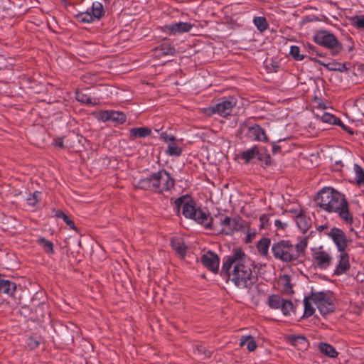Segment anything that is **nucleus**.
I'll return each mask as SVG.
<instances>
[{"label":"nucleus","instance_id":"f257e3e1","mask_svg":"<svg viewBox=\"0 0 364 364\" xmlns=\"http://www.w3.org/2000/svg\"><path fill=\"white\" fill-rule=\"evenodd\" d=\"M255 266L241 249L224 259L222 272L240 289H250L257 280Z\"/></svg>","mask_w":364,"mask_h":364},{"label":"nucleus","instance_id":"f03ea898","mask_svg":"<svg viewBox=\"0 0 364 364\" xmlns=\"http://www.w3.org/2000/svg\"><path fill=\"white\" fill-rule=\"evenodd\" d=\"M315 202L322 210L328 213H336L347 224L353 223L352 214L349 211L348 203L344 195L331 187L323 188L315 198Z\"/></svg>","mask_w":364,"mask_h":364},{"label":"nucleus","instance_id":"7ed1b4c3","mask_svg":"<svg viewBox=\"0 0 364 364\" xmlns=\"http://www.w3.org/2000/svg\"><path fill=\"white\" fill-rule=\"evenodd\" d=\"M174 203L178 212L181 209L186 218L194 220L207 230H219L218 225L214 223V218L200 208H196L195 201L188 195L178 198Z\"/></svg>","mask_w":364,"mask_h":364},{"label":"nucleus","instance_id":"20e7f679","mask_svg":"<svg viewBox=\"0 0 364 364\" xmlns=\"http://www.w3.org/2000/svg\"><path fill=\"white\" fill-rule=\"evenodd\" d=\"M307 247V240L304 239L294 245L289 240H281L272 247L275 258L285 262H294L304 254Z\"/></svg>","mask_w":364,"mask_h":364},{"label":"nucleus","instance_id":"39448f33","mask_svg":"<svg viewBox=\"0 0 364 364\" xmlns=\"http://www.w3.org/2000/svg\"><path fill=\"white\" fill-rule=\"evenodd\" d=\"M314 41L318 45L331 50L333 55L338 54L343 48L336 37L326 31H318L314 37Z\"/></svg>","mask_w":364,"mask_h":364},{"label":"nucleus","instance_id":"423d86ee","mask_svg":"<svg viewBox=\"0 0 364 364\" xmlns=\"http://www.w3.org/2000/svg\"><path fill=\"white\" fill-rule=\"evenodd\" d=\"M237 105V100L234 97L222 98L218 102L205 109V113L210 116L214 114L225 117L230 114L233 107Z\"/></svg>","mask_w":364,"mask_h":364},{"label":"nucleus","instance_id":"0eeeda50","mask_svg":"<svg viewBox=\"0 0 364 364\" xmlns=\"http://www.w3.org/2000/svg\"><path fill=\"white\" fill-rule=\"evenodd\" d=\"M215 218L219 219L220 231L223 234L232 235L244 228L243 220L240 218H232L221 213L215 215Z\"/></svg>","mask_w":364,"mask_h":364},{"label":"nucleus","instance_id":"6e6552de","mask_svg":"<svg viewBox=\"0 0 364 364\" xmlns=\"http://www.w3.org/2000/svg\"><path fill=\"white\" fill-rule=\"evenodd\" d=\"M313 265L319 269H327L332 264L333 256L322 246L311 250Z\"/></svg>","mask_w":364,"mask_h":364},{"label":"nucleus","instance_id":"1a4fd4ad","mask_svg":"<svg viewBox=\"0 0 364 364\" xmlns=\"http://www.w3.org/2000/svg\"><path fill=\"white\" fill-rule=\"evenodd\" d=\"M311 299L316 305L320 313L325 316L334 310V304L331 297L324 292L312 293Z\"/></svg>","mask_w":364,"mask_h":364},{"label":"nucleus","instance_id":"9d476101","mask_svg":"<svg viewBox=\"0 0 364 364\" xmlns=\"http://www.w3.org/2000/svg\"><path fill=\"white\" fill-rule=\"evenodd\" d=\"M156 193L169 191L174 187L175 181L171 174L164 169L155 172Z\"/></svg>","mask_w":364,"mask_h":364},{"label":"nucleus","instance_id":"9b49d317","mask_svg":"<svg viewBox=\"0 0 364 364\" xmlns=\"http://www.w3.org/2000/svg\"><path fill=\"white\" fill-rule=\"evenodd\" d=\"M105 14L104 8L100 2H94L91 11L80 12L77 17L79 21L84 23H92L100 20Z\"/></svg>","mask_w":364,"mask_h":364},{"label":"nucleus","instance_id":"f8f14e48","mask_svg":"<svg viewBox=\"0 0 364 364\" xmlns=\"http://www.w3.org/2000/svg\"><path fill=\"white\" fill-rule=\"evenodd\" d=\"M325 235L332 239L338 252H343L346 250L348 246V240L345 232L340 228H332L329 231L326 232Z\"/></svg>","mask_w":364,"mask_h":364},{"label":"nucleus","instance_id":"ddd939ff","mask_svg":"<svg viewBox=\"0 0 364 364\" xmlns=\"http://www.w3.org/2000/svg\"><path fill=\"white\" fill-rule=\"evenodd\" d=\"M200 262L208 269L217 273L219 269L220 259L217 255L211 251L203 254L200 257Z\"/></svg>","mask_w":364,"mask_h":364},{"label":"nucleus","instance_id":"4468645a","mask_svg":"<svg viewBox=\"0 0 364 364\" xmlns=\"http://www.w3.org/2000/svg\"><path fill=\"white\" fill-rule=\"evenodd\" d=\"M99 116L103 122L112 121L117 124H123L127 119L124 113L113 110L101 111L99 113Z\"/></svg>","mask_w":364,"mask_h":364},{"label":"nucleus","instance_id":"2eb2a0df","mask_svg":"<svg viewBox=\"0 0 364 364\" xmlns=\"http://www.w3.org/2000/svg\"><path fill=\"white\" fill-rule=\"evenodd\" d=\"M155 172L149 176L139 180L135 184L136 188L150 191L156 193Z\"/></svg>","mask_w":364,"mask_h":364},{"label":"nucleus","instance_id":"dca6fc26","mask_svg":"<svg viewBox=\"0 0 364 364\" xmlns=\"http://www.w3.org/2000/svg\"><path fill=\"white\" fill-rule=\"evenodd\" d=\"M339 259L338 263L334 271V274L341 275L346 273L350 267L349 262V256L346 252V250L339 252Z\"/></svg>","mask_w":364,"mask_h":364},{"label":"nucleus","instance_id":"f3484780","mask_svg":"<svg viewBox=\"0 0 364 364\" xmlns=\"http://www.w3.org/2000/svg\"><path fill=\"white\" fill-rule=\"evenodd\" d=\"M247 134L249 137L253 139L255 141H267V136L264 130L258 124H255L254 126L250 127L248 128Z\"/></svg>","mask_w":364,"mask_h":364},{"label":"nucleus","instance_id":"a211bd4d","mask_svg":"<svg viewBox=\"0 0 364 364\" xmlns=\"http://www.w3.org/2000/svg\"><path fill=\"white\" fill-rule=\"evenodd\" d=\"M193 27V25L188 22H178L166 26L167 29L171 33L188 32Z\"/></svg>","mask_w":364,"mask_h":364},{"label":"nucleus","instance_id":"6ab92c4d","mask_svg":"<svg viewBox=\"0 0 364 364\" xmlns=\"http://www.w3.org/2000/svg\"><path fill=\"white\" fill-rule=\"evenodd\" d=\"M290 343L296 347L300 350H306L309 347V342L304 336L291 335L288 337Z\"/></svg>","mask_w":364,"mask_h":364},{"label":"nucleus","instance_id":"aec40b11","mask_svg":"<svg viewBox=\"0 0 364 364\" xmlns=\"http://www.w3.org/2000/svg\"><path fill=\"white\" fill-rule=\"evenodd\" d=\"M171 246L176 253L183 259L186 254L187 247L183 240L180 237H175L171 240Z\"/></svg>","mask_w":364,"mask_h":364},{"label":"nucleus","instance_id":"412c9836","mask_svg":"<svg viewBox=\"0 0 364 364\" xmlns=\"http://www.w3.org/2000/svg\"><path fill=\"white\" fill-rule=\"evenodd\" d=\"M151 131L148 127L132 128L129 131L130 139L134 140L136 138H144L149 136Z\"/></svg>","mask_w":364,"mask_h":364},{"label":"nucleus","instance_id":"4be33fe9","mask_svg":"<svg viewBox=\"0 0 364 364\" xmlns=\"http://www.w3.org/2000/svg\"><path fill=\"white\" fill-rule=\"evenodd\" d=\"M16 289V285L14 282L9 280H0V294H6L12 295Z\"/></svg>","mask_w":364,"mask_h":364},{"label":"nucleus","instance_id":"5701e85b","mask_svg":"<svg viewBox=\"0 0 364 364\" xmlns=\"http://www.w3.org/2000/svg\"><path fill=\"white\" fill-rule=\"evenodd\" d=\"M259 149L257 146H254L239 154V157L245 161V164H249L250 161L259 154Z\"/></svg>","mask_w":364,"mask_h":364},{"label":"nucleus","instance_id":"b1692460","mask_svg":"<svg viewBox=\"0 0 364 364\" xmlns=\"http://www.w3.org/2000/svg\"><path fill=\"white\" fill-rule=\"evenodd\" d=\"M318 348L320 351L328 357L336 358L338 355V352L336 350L335 348L328 343H321Z\"/></svg>","mask_w":364,"mask_h":364},{"label":"nucleus","instance_id":"393cba45","mask_svg":"<svg viewBox=\"0 0 364 364\" xmlns=\"http://www.w3.org/2000/svg\"><path fill=\"white\" fill-rule=\"evenodd\" d=\"M240 346L241 347L247 346V348L250 352L254 351L257 348L256 342L251 336H242L240 340Z\"/></svg>","mask_w":364,"mask_h":364},{"label":"nucleus","instance_id":"a878e982","mask_svg":"<svg viewBox=\"0 0 364 364\" xmlns=\"http://www.w3.org/2000/svg\"><path fill=\"white\" fill-rule=\"evenodd\" d=\"M284 299L281 297L279 295H271L268 298V305L272 309H279L281 308Z\"/></svg>","mask_w":364,"mask_h":364},{"label":"nucleus","instance_id":"bb28decb","mask_svg":"<svg viewBox=\"0 0 364 364\" xmlns=\"http://www.w3.org/2000/svg\"><path fill=\"white\" fill-rule=\"evenodd\" d=\"M311 301L312 300L311 299V295L308 297H305L304 299V317H310L314 313V308L312 306Z\"/></svg>","mask_w":364,"mask_h":364},{"label":"nucleus","instance_id":"cd10ccee","mask_svg":"<svg viewBox=\"0 0 364 364\" xmlns=\"http://www.w3.org/2000/svg\"><path fill=\"white\" fill-rule=\"evenodd\" d=\"M318 63L324 67H326L329 70H334V71H340L343 72L347 70V68L345 64H342L340 63H321L320 60H318Z\"/></svg>","mask_w":364,"mask_h":364},{"label":"nucleus","instance_id":"c85d7f7f","mask_svg":"<svg viewBox=\"0 0 364 364\" xmlns=\"http://www.w3.org/2000/svg\"><path fill=\"white\" fill-rule=\"evenodd\" d=\"M316 116L317 117H319L318 114H316ZM320 119L323 122L328 123L330 124L336 125V124L340 122L339 118L328 112L323 113V114L320 117Z\"/></svg>","mask_w":364,"mask_h":364},{"label":"nucleus","instance_id":"c756f323","mask_svg":"<svg viewBox=\"0 0 364 364\" xmlns=\"http://www.w3.org/2000/svg\"><path fill=\"white\" fill-rule=\"evenodd\" d=\"M254 24L257 28L260 31L263 32L268 28V23L267 19L262 16L255 17L253 20Z\"/></svg>","mask_w":364,"mask_h":364},{"label":"nucleus","instance_id":"7c9ffc66","mask_svg":"<svg viewBox=\"0 0 364 364\" xmlns=\"http://www.w3.org/2000/svg\"><path fill=\"white\" fill-rule=\"evenodd\" d=\"M166 153L169 156H179L182 154V149L177 146L175 142H171L168 144Z\"/></svg>","mask_w":364,"mask_h":364},{"label":"nucleus","instance_id":"2f4dec72","mask_svg":"<svg viewBox=\"0 0 364 364\" xmlns=\"http://www.w3.org/2000/svg\"><path fill=\"white\" fill-rule=\"evenodd\" d=\"M41 199V192L35 191L33 194L30 195L26 200L28 205L31 207H36Z\"/></svg>","mask_w":364,"mask_h":364},{"label":"nucleus","instance_id":"473e14b6","mask_svg":"<svg viewBox=\"0 0 364 364\" xmlns=\"http://www.w3.org/2000/svg\"><path fill=\"white\" fill-rule=\"evenodd\" d=\"M296 223L303 232H306L309 228V221L303 215L297 216Z\"/></svg>","mask_w":364,"mask_h":364},{"label":"nucleus","instance_id":"72a5a7b5","mask_svg":"<svg viewBox=\"0 0 364 364\" xmlns=\"http://www.w3.org/2000/svg\"><path fill=\"white\" fill-rule=\"evenodd\" d=\"M350 20L352 26L364 31V16H355L351 17Z\"/></svg>","mask_w":364,"mask_h":364},{"label":"nucleus","instance_id":"f704fd0d","mask_svg":"<svg viewBox=\"0 0 364 364\" xmlns=\"http://www.w3.org/2000/svg\"><path fill=\"white\" fill-rule=\"evenodd\" d=\"M38 242L43 247L47 253L50 254L53 252V244L51 241L45 238H39Z\"/></svg>","mask_w":364,"mask_h":364},{"label":"nucleus","instance_id":"c9c22d12","mask_svg":"<svg viewBox=\"0 0 364 364\" xmlns=\"http://www.w3.org/2000/svg\"><path fill=\"white\" fill-rule=\"evenodd\" d=\"M280 309L284 315L288 316L291 311H294L293 303L290 300L284 299Z\"/></svg>","mask_w":364,"mask_h":364},{"label":"nucleus","instance_id":"e433bc0d","mask_svg":"<svg viewBox=\"0 0 364 364\" xmlns=\"http://www.w3.org/2000/svg\"><path fill=\"white\" fill-rule=\"evenodd\" d=\"M354 171L356 176V182L358 184L364 183V170L358 164L354 165Z\"/></svg>","mask_w":364,"mask_h":364},{"label":"nucleus","instance_id":"4c0bfd02","mask_svg":"<svg viewBox=\"0 0 364 364\" xmlns=\"http://www.w3.org/2000/svg\"><path fill=\"white\" fill-rule=\"evenodd\" d=\"M160 50L164 55H173L176 53V50L168 43H164L160 46Z\"/></svg>","mask_w":364,"mask_h":364},{"label":"nucleus","instance_id":"58836bf2","mask_svg":"<svg viewBox=\"0 0 364 364\" xmlns=\"http://www.w3.org/2000/svg\"><path fill=\"white\" fill-rule=\"evenodd\" d=\"M269 244L270 241L268 239H263L260 240L257 246L259 252L262 255H267L268 252Z\"/></svg>","mask_w":364,"mask_h":364},{"label":"nucleus","instance_id":"ea45409f","mask_svg":"<svg viewBox=\"0 0 364 364\" xmlns=\"http://www.w3.org/2000/svg\"><path fill=\"white\" fill-rule=\"evenodd\" d=\"M289 53L296 60H302L304 58V56L300 54V49L296 46H291Z\"/></svg>","mask_w":364,"mask_h":364},{"label":"nucleus","instance_id":"a19ab883","mask_svg":"<svg viewBox=\"0 0 364 364\" xmlns=\"http://www.w3.org/2000/svg\"><path fill=\"white\" fill-rule=\"evenodd\" d=\"M76 99L77 101L81 102L85 104H92V99L83 94L81 92H76Z\"/></svg>","mask_w":364,"mask_h":364},{"label":"nucleus","instance_id":"79ce46f5","mask_svg":"<svg viewBox=\"0 0 364 364\" xmlns=\"http://www.w3.org/2000/svg\"><path fill=\"white\" fill-rule=\"evenodd\" d=\"M257 159L262 162V164L265 166H269L271 164V157L269 154H263L259 151Z\"/></svg>","mask_w":364,"mask_h":364},{"label":"nucleus","instance_id":"37998d69","mask_svg":"<svg viewBox=\"0 0 364 364\" xmlns=\"http://www.w3.org/2000/svg\"><path fill=\"white\" fill-rule=\"evenodd\" d=\"M161 138L166 143L169 144V143H171V142H174L175 140H176V138L175 136H169L165 132H163L161 134Z\"/></svg>","mask_w":364,"mask_h":364},{"label":"nucleus","instance_id":"c03bdc74","mask_svg":"<svg viewBox=\"0 0 364 364\" xmlns=\"http://www.w3.org/2000/svg\"><path fill=\"white\" fill-rule=\"evenodd\" d=\"M336 125H338V126H340L343 130H345L346 132H347L348 134L353 135L354 134L353 131L352 130V129L349 128L348 126L345 125L342 122L341 120L340 119V122H338V124H336Z\"/></svg>","mask_w":364,"mask_h":364},{"label":"nucleus","instance_id":"a18cd8bd","mask_svg":"<svg viewBox=\"0 0 364 364\" xmlns=\"http://www.w3.org/2000/svg\"><path fill=\"white\" fill-rule=\"evenodd\" d=\"M63 220L73 230H75L76 229V228L75 226L74 222L72 220H70L67 215L63 218Z\"/></svg>","mask_w":364,"mask_h":364},{"label":"nucleus","instance_id":"49530a36","mask_svg":"<svg viewBox=\"0 0 364 364\" xmlns=\"http://www.w3.org/2000/svg\"><path fill=\"white\" fill-rule=\"evenodd\" d=\"M274 225L278 230L280 229L282 230H285V228L287 226V223L282 222L280 220H276L274 222Z\"/></svg>","mask_w":364,"mask_h":364},{"label":"nucleus","instance_id":"de8ad7c7","mask_svg":"<svg viewBox=\"0 0 364 364\" xmlns=\"http://www.w3.org/2000/svg\"><path fill=\"white\" fill-rule=\"evenodd\" d=\"M28 346L31 348H36L39 345V343L38 341L36 340H34L33 338H30L29 339V342L28 343Z\"/></svg>","mask_w":364,"mask_h":364},{"label":"nucleus","instance_id":"09e8293b","mask_svg":"<svg viewBox=\"0 0 364 364\" xmlns=\"http://www.w3.org/2000/svg\"><path fill=\"white\" fill-rule=\"evenodd\" d=\"M281 146L279 145H277V144H274L272 146V152L273 154H277V153H279L281 151Z\"/></svg>","mask_w":364,"mask_h":364},{"label":"nucleus","instance_id":"8fccbe9b","mask_svg":"<svg viewBox=\"0 0 364 364\" xmlns=\"http://www.w3.org/2000/svg\"><path fill=\"white\" fill-rule=\"evenodd\" d=\"M55 215L56 218L63 219L66 215V214H65L62 210H58L55 211Z\"/></svg>","mask_w":364,"mask_h":364},{"label":"nucleus","instance_id":"3c124183","mask_svg":"<svg viewBox=\"0 0 364 364\" xmlns=\"http://www.w3.org/2000/svg\"><path fill=\"white\" fill-rule=\"evenodd\" d=\"M55 146L63 147V139H57L55 140L54 143Z\"/></svg>","mask_w":364,"mask_h":364},{"label":"nucleus","instance_id":"603ef678","mask_svg":"<svg viewBox=\"0 0 364 364\" xmlns=\"http://www.w3.org/2000/svg\"><path fill=\"white\" fill-rule=\"evenodd\" d=\"M308 48L312 51V53H315L317 55L321 56V55L317 52L316 48L314 46L309 44Z\"/></svg>","mask_w":364,"mask_h":364},{"label":"nucleus","instance_id":"864d4df0","mask_svg":"<svg viewBox=\"0 0 364 364\" xmlns=\"http://www.w3.org/2000/svg\"><path fill=\"white\" fill-rule=\"evenodd\" d=\"M197 350L200 353L203 352L205 356H209V355L207 354L206 350H205L204 348L202 346L197 347Z\"/></svg>","mask_w":364,"mask_h":364},{"label":"nucleus","instance_id":"5fc2aeb1","mask_svg":"<svg viewBox=\"0 0 364 364\" xmlns=\"http://www.w3.org/2000/svg\"><path fill=\"white\" fill-rule=\"evenodd\" d=\"M325 228H325V226H324V225H320V226H318V227L317 230H318V231H323Z\"/></svg>","mask_w":364,"mask_h":364},{"label":"nucleus","instance_id":"6e6d98bb","mask_svg":"<svg viewBox=\"0 0 364 364\" xmlns=\"http://www.w3.org/2000/svg\"><path fill=\"white\" fill-rule=\"evenodd\" d=\"M252 240V236L250 234H248L247 235V242H250Z\"/></svg>","mask_w":364,"mask_h":364}]
</instances>
